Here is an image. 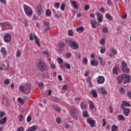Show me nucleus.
<instances>
[{
    "label": "nucleus",
    "instance_id": "nucleus-1",
    "mask_svg": "<svg viewBox=\"0 0 131 131\" xmlns=\"http://www.w3.org/2000/svg\"><path fill=\"white\" fill-rule=\"evenodd\" d=\"M36 67L40 72H43L45 70H48V66L45 61L39 59L36 64Z\"/></svg>",
    "mask_w": 131,
    "mask_h": 131
},
{
    "label": "nucleus",
    "instance_id": "nucleus-2",
    "mask_svg": "<svg viewBox=\"0 0 131 131\" xmlns=\"http://www.w3.org/2000/svg\"><path fill=\"white\" fill-rule=\"evenodd\" d=\"M19 90L24 93L25 95H29L31 92V85L29 84H26L25 85H21L19 87Z\"/></svg>",
    "mask_w": 131,
    "mask_h": 131
},
{
    "label": "nucleus",
    "instance_id": "nucleus-3",
    "mask_svg": "<svg viewBox=\"0 0 131 131\" xmlns=\"http://www.w3.org/2000/svg\"><path fill=\"white\" fill-rule=\"evenodd\" d=\"M24 9L25 12L26 13V15L29 17L30 16H32V9L29 6H27L26 5H24Z\"/></svg>",
    "mask_w": 131,
    "mask_h": 131
},
{
    "label": "nucleus",
    "instance_id": "nucleus-4",
    "mask_svg": "<svg viewBox=\"0 0 131 131\" xmlns=\"http://www.w3.org/2000/svg\"><path fill=\"white\" fill-rule=\"evenodd\" d=\"M71 111H70V114L73 117H76V115L78 114V110L74 107H71Z\"/></svg>",
    "mask_w": 131,
    "mask_h": 131
},
{
    "label": "nucleus",
    "instance_id": "nucleus-5",
    "mask_svg": "<svg viewBox=\"0 0 131 131\" xmlns=\"http://www.w3.org/2000/svg\"><path fill=\"white\" fill-rule=\"evenodd\" d=\"M90 23L92 28L94 29H95V28H97V27H99V26L100 25V23H98V21L95 20H91Z\"/></svg>",
    "mask_w": 131,
    "mask_h": 131
},
{
    "label": "nucleus",
    "instance_id": "nucleus-6",
    "mask_svg": "<svg viewBox=\"0 0 131 131\" xmlns=\"http://www.w3.org/2000/svg\"><path fill=\"white\" fill-rule=\"evenodd\" d=\"M69 46L70 48H72L73 50H77V49L79 48L78 44L75 41L71 42L69 44Z\"/></svg>",
    "mask_w": 131,
    "mask_h": 131
},
{
    "label": "nucleus",
    "instance_id": "nucleus-7",
    "mask_svg": "<svg viewBox=\"0 0 131 131\" xmlns=\"http://www.w3.org/2000/svg\"><path fill=\"white\" fill-rule=\"evenodd\" d=\"M87 122L90 124L91 127H95L96 124V121L93 120L92 118H89L87 119Z\"/></svg>",
    "mask_w": 131,
    "mask_h": 131
},
{
    "label": "nucleus",
    "instance_id": "nucleus-8",
    "mask_svg": "<svg viewBox=\"0 0 131 131\" xmlns=\"http://www.w3.org/2000/svg\"><path fill=\"white\" fill-rule=\"evenodd\" d=\"M124 82L123 83L125 84V83H127L128 82H130V80H131V77L129 75H127V74H124Z\"/></svg>",
    "mask_w": 131,
    "mask_h": 131
},
{
    "label": "nucleus",
    "instance_id": "nucleus-9",
    "mask_svg": "<svg viewBox=\"0 0 131 131\" xmlns=\"http://www.w3.org/2000/svg\"><path fill=\"white\" fill-rule=\"evenodd\" d=\"M118 80V84H120L123 80H124V74L120 75L119 77L117 78Z\"/></svg>",
    "mask_w": 131,
    "mask_h": 131
},
{
    "label": "nucleus",
    "instance_id": "nucleus-10",
    "mask_svg": "<svg viewBox=\"0 0 131 131\" xmlns=\"http://www.w3.org/2000/svg\"><path fill=\"white\" fill-rule=\"evenodd\" d=\"M4 39L5 42H10L11 41V35L6 34L4 36Z\"/></svg>",
    "mask_w": 131,
    "mask_h": 131
},
{
    "label": "nucleus",
    "instance_id": "nucleus-11",
    "mask_svg": "<svg viewBox=\"0 0 131 131\" xmlns=\"http://www.w3.org/2000/svg\"><path fill=\"white\" fill-rule=\"evenodd\" d=\"M131 105L129 103L127 102L126 101H123L122 104L121 105V109H124L125 107H130Z\"/></svg>",
    "mask_w": 131,
    "mask_h": 131
},
{
    "label": "nucleus",
    "instance_id": "nucleus-12",
    "mask_svg": "<svg viewBox=\"0 0 131 131\" xmlns=\"http://www.w3.org/2000/svg\"><path fill=\"white\" fill-rule=\"evenodd\" d=\"M105 82V78H104L102 76H99L97 78V82L100 84H102V83H104Z\"/></svg>",
    "mask_w": 131,
    "mask_h": 131
},
{
    "label": "nucleus",
    "instance_id": "nucleus-13",
    "mask_svg": "<svg viewBox=\"0 0 131 131\" xmlns=\"http://www.w3.org/2000/svg\"><path fill=\"white\" fill-rule=\"evenodd\" d=\"M96 14L97 16L98 21V22H102L103 21V15L102 14L99 13V12H96Z\"/></svg>",
    "mask_w": 131,
    "mask_h": 131
},
{
    "label": "nucleus",
    "instance_id": "nucleus-14",
    "mask_svg": "<svg viewBox=\"0 0 131 131\" xmlns=\"http://www.w3.org/2000/svg\"><path fill=\"white\" fill-rule=\"evenodd\" d=\"M42 13V6L41 5H38L37 9V14L39 16L40 14Z\"/></svg>",
    "mask_w": 131,
    "mask_h": 131
},
{
    "label": "nucleus",
    "instance_id": "nucleus-15",
    "mask_svg": "<svg viewBox=\"0 0 131 131\" xmlns=\"http://www.w3.org/2000/svg\"><path fill=\"white\" fill-rule=\"evenodd\" d=\"M129 112H130V110L129 108H124L123 114L125 115V116H127L129 115Z\"/></svg>",
    "mask_w": 131,
    "mask_h": 131
},
{
    "label": "nucleus",
    "instance_id": "nucleus-16",
    "mask_svg": "<svg viewBox=\"0 0 131 131\" xmlns=\"http://www.w3.org/2000/svg\"><path fill=\"white\" fill-rule=\"evenodd\" d=\"M118 69H119V68H118V67H115L113 69V74H116L117 75H118Z\"/></svg>",
    "mask_w": 131,
    "mask_h": 131
},
{
    "label": "nucleus",
    "instance_id": "nucleus-17",
    "mask_svg": "<svg viewBox=\"0 0 131 131\" xmlns=\"http://www.w3.org/2000/svg\"><path fill=\"white\" fill-rule=\"evenodd\" d=\"M121 70L124 73H129V69L127 68V67H122L121 68Z\"/></svg>",
    "mask_w": 131,
    "mask_h": 131
},
{
    "label": "nucleus",
    "instance_id": "nucleus-18",
    "mask_svg": "<svg viewBox=\"0 0 131 131\" xmlns=\"http://www.w3.org/2000/svg\"><path fill=\"white\" fill-rule=\"evenodd\" d=\"M34 38L35 39V43H36L38 47H40V43H39V39H38V37H37L36 35H34Z\"/></svg>",
    "mask_w": 131,
    "mask_h": 131
},
{
    "label": "nucleus",
    "instance_id": "nucleus-19",
    "mask_svg": "<svg viewBox=\"0 0 131 131\" xmlns=\"http://www.w3.org/2000/svg\"><path fill=\"white\" fill-rule=\"evenodd\" d=\"M98 91L102 95H107V91H106V90H104L102 88H99L98 89Z\"/></svg>",
    "mask_w": 131,
    "mask_h": 131
},
{
    "label": "nucleus",
    "instance_id": "nucleus-20",
    "mask_svg": "<svg viewBox=\"0 0 131 131\" xmlns=\"http://www.w3.org/2000/svg\"><path fill=\"white\" fill-rule=\"evenodd\" d=\"M91 94L94 98H97V97H98L96 90L93 89L92 90H91Z\"/></svg>",
    "mask_w": 131,
    "mask_h": 131
},
{
    "label": "nucleus",
    "instance_id": "nucleus-21",
    "mask_svg": "<svg viewBox=\"0 0 131 131\" xmlns=\"http://www.w3.org/2000/svg\"><path fill=\"white\" fill-rule=\"evenodd\" d=\"M7 117H5L3 119L0 120V125H4L7 122Z\"/></svg>",
    "mask_w": 131,
    "mask_h": 131
},
{
    "label": "nucleus",
    "instance_id": "nucleus-22",
    "mask_svg": "<svg viewBox=\"0 0 131 131\" xmlns=\"http://www.w3.org/2000/svg\"><path fill=\"white\" fill-rule=\"evenodd\" d=\"M88 103L89 104L90 109L92 110V109H94V108H95V104L93 102V101L89 100Z\"/></svg>",
    "mask_w": 131,
    "mask_h": 131
},
{
    "label": "nucleus",
    "instance_id": "nucleus-23",
    "mask_svg": "<svg viewBox=\"0 0 131 131\" xmlns=\"http://www.w3.org/2000/svg\"><path fill=\"white\" fill-rule=\"evenodd\" d=\"M118 120L120 121H124L125 120V117L122 115H119L117 117Z\"/></svg>",
    "mask_w": 131,
    "mask_h": 131
},
{
    "label": "nucleus",
    "instance_id": "nucleus-24",
    "mask_svg": "<svg viewBox=\"0 0 131 131\" xmlns=\"http://www.w3.org/2000/svg\"><path fill=\"white\" fill-rule=\"evenodd\" d=\"M91 64L92 66H98L99 65V62L97 60H93L91 61Z\"/></svg>",
    "mask_w": 131,
    "mask_h": 131
},
{
    "label": "nucleus",
    "instance_id": "nucleus-25",
    "mask_svg": "<svg viewBox=\"0 0 131 131\" xmlns=\"http://www.w3.org/2000/svg\"><path fill=\"white\" fill-rule=\"evenodd\" d=\"M70 3L71 4L72 6H73L74 9H77V5H76V2L70 0Z\"/></svg>",
    "mask_w": 131,
    "mask_h": 131
},
{
    "label": "nucleus",
    "instance_id": "nucleus-26",
    "mask_svg": "<svg viewBox=\"0 0 131 131\" xmlns=\"http://www.w3.org/2000/svg\"><path fill=\"white\" fill-rule=\"evenodd\" d=\"M98 61H99L100 65H102V66L105 65V61H104V59H103L102 57H98Z\"/></svg>",
    "mask_w": 131,
    "mask_h": 131
},
{
    "label": "nucleus",
    "instance_id": "nucleus-27",
    "mask_svg": "<svg viewBox=\"0 0 131 131\" xmlns=\"http://www.w3.org/2000/svg\"><path fill=\"white\" fill-rule=\"evenodd\" d=\"M52 108H53L54 110L57 111V112L60 113V111H61V108H60L59 106H57L55 105H52Z\"/></svg>",
    "mask_w": 131,
    "mask_h": 131
},
{
    "label": "nucleus",
    "instance_id": "nucleus-28",
    "mask_svg": "<svg viewBox=\"0 0 131 131\" xmlns=\"http://www.w3.org/2000/svg\"><path fill=\"white\" fill-rule=\"evenodd\" d=\"M17 102H18V103L21 105H24V103H25V100H24V99H22L21 98L19 97L17 98Z\"/></svg>",
    "mask_w": 131,
    "mask_h": 131
},
{
    "label": "nucleus",
    "instance_id": "nucleus-29",
    "mask_svg": "<svg viewBox=\"0 0 131 131\" xmlns=\"http://www.w3.org/2000/svg\"><path fill=\"white\" fill-rule=\"evenodd\" d=\"M105 17L106 18H107V19H108V20H113V17L109 13H106L105 15Z\"/></svg>",
    "mask_w": 131,
    "mask_h": 131
},
{
    "label": "nucleus",
    "instance_id": "nucleus-30",
    "mask_svg": "<svg viewBox=\"0 0 131 131\" xmlns=\"http://www.w3.org/2000/svg\"><path fill=\"white\" fill-rule=\"evenodd\" d=\"M82 116L83 117H89V113H88V112L86 111H84L82 112Z\"/></svg>",
    "mask_w": 131,
    "mask_h": 131
},
{
    "label": "nucleus",
    "instance_id": "nucleus-31",
    "mask_svg": "<svg viewBox=\"0 0 131 131\" xmlns=\"http://www.w3.org/2000/svg\"><path fill=\"white\" fill-rule=\"evenodd\" d=\"M118 127L116 125H113L112 126V131H117Z\"/></svg>",
    "mask_w": 131,
    "mask_h": 131
},
{
    "label": "nucleus",
    "instance_id": "nucleus-32",
    "mask_svg": "<svg viewBox=\"0 0 131 131\" xmlns=\"http://www.w3.org/2000/svg\"><path fill=\"white\" fill-rule=\"evenodd\" d=\"M51 10H50V9H47L46 11V16H47L48 17L51 16Z\"/></svg>",
    "mask_w": 131,
    "mask_h": 131
},
{
    "label": "nucleus",
    "instance_id": "nucleus-33",
    "mask_svg": "<svg viewBox=\"0 0 131 131\" xmlns=\"http://www.w3.org/2000/svg\"><path fill=\"white\" fill-rule=\"evenodd\" d=\"M4 27H6V28H9L11 27V25L8 23H5L3 24Z\"/></svg>",
    "mask_w": 131,
    "mask_h": 131
},
{
    "label": "nucleus",
    "instance_id": "nucleus-34",
    "mask_svg": "<svg viewBox=\"0 0 131 131\" xmlns=\"http://www.w3.org/2000/svg\"><path fill=\"white\" fill-rule=\"evenodd\" d=\"M72 56V54L70 52H67L66 53V56L67 59H69L70 58H71Z\"/></svg>",
    "mask_w": 131,
    "mask_h": 131
},
{
    "label": "nucleus",
    "instance_id": "nucleus-35",
    "mask_svg": "<svg viewBox=\"0 0 131 131\" xmlns=\"http://www.w3.org/2000/svg\"><path fill=\"white\" fill-rule=\"evenodd\" d=\"M83 30H84V29L82 27H80L77 29V31H78V32H82Z\"/></svg>",
    "mask_w": 131,
    "mask_h": 131
},
{
    "label": "nucleus",
    "instance_id": "nucleus-36",
    "mask_svg": "<svg viewBox=\"0 0 131 131\" xmlns=\"http://www.w3.org/2000/svg\"><path fill=\"white\" fill-rule=\"evenodd\" d=\"M106 41L105 38H102L100 40V45L102 46H105V41Z\"/></svg>",
    "mask_w": 131,
    "mask_h": 131
},
{
    "label": "nucleus",
    "instance_id": "nucleus-37",
    "mask_svg": "<svg viewBox=\"0 0 131 131\" xmlns=\"http://www.w3.org/2000/svg\"><path fill=\"white\" fill-rule=\"evenodd\" d=\"M42 55H45L46 56H47V57H49V51L45 50L42 52Z\"/></svg>",
    "mask_w": 131,
    "mask_h": 131
},
{
    "label": "nucleus",
    "instance_id": "nucleus-38",
    "mask_svg": "<svg viewBox=\"0 0 131 131\" xmlns=\"http://www.w3.org/2000/svg\"><path fill=\"white\" fill-rule=\"evenodd\" d=\"M68 34L70 36H73V31H72V30H69Z\"/></svg>",
    "mask_w": 131,
    "mask_h": 131
},
{
    "label": "nucleus",
    "instance_id": "nucleus-39",
    "mask_svg": "<svg viewBox=\"0 0 131 131\" xmlns=\"http://www.w3.org/2000/svg\"><path fill=\"white\" fill-rule=\"evenodd\" d=\"M111 53L114 55H116V54H117V51L114 48H112Z\"/></svg>",
    "mask_w": 131,
    "mask_h": 131
},
{
    "label": "nucleus",
    "instance_id": "nucleus-40",
    "mask_svg": "<svg viewBox=\"0 0 131 131\" xmlns=\"http://www.w3.org/2000/svg\"><path fill=\"white\" fill-rule=\"evenodd\" d=\"M60 10L61 11H64L65 10V3H62L60 6Z\"/></svg>",
    "mask_w": 131,
    "mask_h": 131
},
{
    "label": "nucleus",
    "instance_id": "nucleus-41",
    "mask_svg": "<svg viewBox=\"0 0 131 131\" xmlns=\"http://www.w3.org/2000/svg\"><path fill=\"white\" fill-rule=\"evenodd\" d=\"M83 63L84 65H86V64H88V58H86V57L83 58Z\"/></svg>",
    "mask_w": 131,
    "mask_h": 131
},
{
    "label": "nucleus",
    "instance_id": "nucleus-42",
    "mask_svg": "<svg viewBox=\"0 0 131 131\" xmlns=\"http://www.w3.org/2000/svg\"><path fill=\"white\" fill-rule=\"evenodd\" d=\"M64 67L67 69H70L71 68V66L69 63H64Z\"/></svg>",
    "mask_w": 131,
    "mask_h": 131
},
{
    "label": "nucleus",
    "instance_id": "nucleus-43",
    "mask_svg": "<svg viewBox=\"0 0 131 131\" xmlns=\"http://www.w3.org/2000/svg\"><path fill=\"white\" fill-rule=\"evenodd\" d=\"M54 6L56 9H58L59 7H60V3H55L54 4Z\"/></svg>",
    "mask_w": 131,
    "mask_h": 131
},
{
    "label": "nucleus",
    "instance_id": "nucleus-44",
    "mask_svg": "<svg viewBox=\"0 0 131 131\" xmlns=\"http://www.w3.org/2000/svg\"><path fill=\"white\" fill-rule=\"evenodd\" d=\"M1 53H2L3 54H4V55H6V54H7V51H6V49H5V48L3 47L1 49Z\"/></svg>",
    "mask_w": 131,
    "mask_h": 131
},
{
    "label": "nucleus",
    "instance_id": "nucleus-45",
    "mask_svg": "<svg viewBox=\"0 0 131 131\" xmlns=\"http://www.w3.org/2000/svg\"><path fill=\"white\" fill-rule=\"evenodd\" d=\"M102 32H103V33H106V32H108V28L103 27L102 28Z\"/></svg>",
    "mask_w": 131,
    "mask_h": 131
},
{
    "label": "nucleus",
    "instance_id": "nucleus-46",
    "mask_svg": "<svg viewBox=\"0 0 131 131\" xmlns=\"http://www.w3.org/2000/svg\"><path fill=\"white\" fill-rule=\"evenodd\" d=\"M81 108L82 110H85V109H86V106L85 105V104H84L83 103H81Z\"/></svg>",
    "mask_w": 131,
    "mask_h": 131
},
{
    "label": "nucleus",
    "instance_id": "nucleus-47",
    "mask_svg": "<svg viewBox=\"0 0 131 131\" xmlns=\"http://www.w3.org/2000/svg\"><path fill=\"white\" fill-rule=\"evenodd\" d=\"M19 122H22L23 121V115H19Z\"/></svg>",
    "mask_w": 131,
    "mask_h": 131
},
{
    "label": "nucleus",
    "instance_id": "nucleus-48",
    "mask_svg": "<svg viewBox=\"0 0 131 131\" xmlns=\"http://www.w3.org/2000/svg\"><path fill=\"white\" fill-rule=\"evenodd\" d=\"M89 9H90V5H89L88 4L85 5L84 7V10L85 11H88V10H89Z\"/></svg>",
    "mask_w": 131,
    "mask_h": 131
},
{
    "label": "nucleus",
    "instance_id": "nucleus-49",
    "mask_svg": "<svg viewBox=\"0 0 131 131\" xmlns=\"http://www.w3.org/2000/svg\"><path fill=\"white\" fill-rule=\"evenodd\" d=\"M50 68H51V69H52L53 70H54V69H56V65H55V64L54 63H51L50 64Z\"/></svg>",
    "mask_w": 131,
    "mask_h": 131
},
{
    "label": "nucleus",
    "instance_id": "nucleus-50",
    "mask_svg": "<svg viewBox=\"0 0 131 131\" xmlns=\"http://www.w3.org/2000/svg\"><path fill=\"white\" fill-rule=\"evenodd\" d=\"M105 52H106V48L102 47L100 49V52L101 53V54H104L105 53Z\"/></svg>",
    "mask_w": 131,
    "mask_h": 131
},
{
    "label": "nucleus",
    "instance_id": "nucleus-51",
    "mask_svg": "<svg viewBox=\"0 0 131 131\" xmlns=\"http://www.w3.org/2000/svg\"><path fill=\"white\" fill-rule=\"evenodd\" d=\"M120 92L121 94V95L124 94V93H125V90H124V89L121 88L120 89Z\"/></svg>",
    "mask_w": 131,
    "mask_h": 131
},
{
    "label": "nucleus",
    "instance_id": "nucleus-52",
    "mask_svg": "<svg viewBox=\"0 0 131 131\" xmlns=\"http://www.w3.org/2000/svg\"><path fill=\"white\" fill-rule=\"evenodd\" d=\"M5 115H6V113H5V112H0V118H3V117H4Z\"/></svg>",
    "mask_w": 131,
    "mask_h": 131
},
{
    "label": "nucleus",
    "instance_id": "nucleus-53",
    "mask_svg": "<svg viewBox=\"0 0 131 131\" xmlns=\"http://www.w3.org/2000/svg\"><path fill=\"white\" fill-rule=\"evenodd\" d=\"M59 46L60 48H64L65 47V43H64V42H61Z\"/></svg>",
    "mask_w": 131,
    "mask_h": 131
},
{
    "label": "nucleus",
    "instance_id": "nucleus-54",
    "mask_svg": "<svg viewBox=\"0 0 131 131\" xmlns=\"http://www.w3.org/2000/svg\"><path fill=\"white\" fill-rule=\"evenodd\" d=\"M60 68L62 70H65V63H62L60 65Z\"/></svg>",
    "mask_w": 131,
    "mask_h": 131
},
{
    "label": "nucleus",
    "instance_id": "nucleus-55",
    "mask_svg": "<svg viewBox=\"0 0 131 131\" xmlns=\"http://www.w3.org/2000/svg\"><path fill=\"white\" fill-rule=\"evenodd\" d=\"M4 84H10V80L9 79H7L4 80Z\"/></svg>",
    "mask_w": 131,
    "mask_h": 131
},
{
    "label": "nucleus",
    "instance_id": "nucleus-56",
    "mask_svg": "<svg viewBox=\"0 0 131 131\" xmlns=\"http://www.w3.org/2000/svg\"><path fill=\"white\" fill-rule=\"evenodd\" d=\"M107 4L108 6H112L113 5V3H112L111 0H107Z\"/></svg>",
    "mask_w": 131,
    "mask_h": 131
},
{
    "label": "nucleus",
    "instance_id": "nucleus-57",
    "mask_svg": "<svg viewBox=\"0 0 131 131\" xmlns=\"http://www.w3.org/2000/svg\"><path fill=\"white\" fill-rule=\"evenodd\" d=\"M57 61L58 64H62L63 63V59H62V58H58Z\"/></svg>",
    "mask_w": 131,
    "mask_h": 131
},
{
    "label": "nucleus",
    "instance_id": "nucleus-58",
    "mask_svg": "<svg viewBox=\"0 0 131 131\" xmlns=\"http://www.w3.org/2000/svg\"><path fill=\"white\" fill-rule=\"evenodd\" d=\"M21 54V51H20V50H18L16 53V57H20Z\"/></svg>",
    "mask_w": 131,
    "mask_h": 131
},
{
    "label": "nucleus",
    "instance_id": "nucleus-59",
    "mask_svg": "<svg viewBox=\"0 0 131 131\" xmlns=\"http://www.w3.org/2000/svg\"><path fill=\"white\" fill-rule=\"evenodd\" d=\"M29 38L32 41H33V34L32 33L30 34Z\"/></svg>",
    "mask_w": 131,
    "mask_h": 131
},
{
    "label": "nucleus",
    "instance_id": "nucleus-60",
    "mask_svg": "<svg viewBox=\"0 0 131 131\" xmlns=\"http://www.w3.org/2000/svg\"><path fill=\"white\" fill-rule=\"evenodd\" d=\"M50 28H51L50 27H46V28L44 29V30H43L44 32H47L49 31V30L50 29Z\"/></svg>",
    "mask_w": 131,
    "mask_h": 131
},
{
    "label": "nucleus",
    "instance_id": "nucleus-61",
    "mask_svg": "<svg viewBox=\"0 0 131 131\" xmlns=\"http://www.w3.org/2000/svg\"><path fill=\"white\" fill-rule=\"evenodd\" d=\"M61 119L59 118H56V122L58 123V124H60V123H61Z\"/></svg>",
    "mask_w": 131,
    "mask_h": 131
},
{
    "label": "nucleus",
    "instance_id": "nucleus-62",
    "mask_svg": "<svg viewBox=\"0 0 131 131\" xmlns=\"http://www.w3.org/2000/svg\"><path fill=\"white\" fill-rule=\"evenodd\" d=\"M45 26H47V27H50V23L48 21H45Z\"/></svg>",
    "mask_w": 131,
    "mask_h": 131
},
{
    "label": "nucleus",
    "instance_id": "nucleus-63",
    "mask_svg": "<svg viewBox=\"0 0 131 131\" xmlns=\"http://www.w3.org/2000/svg\"><path fill=\"white\" fill-rule=\"evenodd\" d=\"M17 131H24V128H23V126H20L17 128Z\"/></svg>",
    "mask_w": 131,
    "mask_h": 131
},
{
    "label": "nucleus",
    "instance_id": "nucleus-64",
    "mask_svg": "<svg viewBox=\"0 0 131 131\" xmlns=\"http://www.w3.org/2000/svg\"><path fill=\"white\" fill-rule=\"evenodd\" d=\"M68 88V87L67 86V85H63L62 89L63 91H66V90H67Z\"/></svg>",
    "mask_w": 131,
    "mask_h": 131
}]
</instances>
